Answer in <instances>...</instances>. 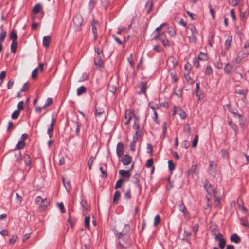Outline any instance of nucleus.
Masks as SVG:
<instances>
[{
    "label": "nucleus",
    "instance_id": "obj_1",
    "mask_svg": "<svg viewBox=\"0 0 249 249\" xmlns=\"http://www.w3.org/2000/svg\"><path fill=\"white\" fill-rule=\"evenodd\" d=\"M130 229L129 225H125L124 229L125 230L126 232L124 233L125 234ZM119 243L121 246L124 248H126L129 246L131 244V241L127 235H124L122 233H120L119 236Z\"/></svg>",
    "mask_w": 249,
    "mask_h": 249
},
{
    "label": "nucleus",
    "instance_id": "obj_2",
    "mask_svg": "<svg viewBox=\"0 0 249 249\" xmlns=\"http://www.w3.org/2000/svg\"><path fill=\"white\" fill-rule=\"evenodd\" d=\"M73 27L75 31H80L83 22V18L82 16L80 14H76L73 17Z\"/></svg>",
    "mask_w": 249,
    "mask_h": 249
},
{
    "label": "nucleus",
    "instance_id": "obj_3",
    "mask_svg": "<svg viewBox=\"0 0 249 249\" xmlns=\"http://www.w3.org/2000/svg\"><path fill=\"white\" fill-rule=\"evenodd\" d=\"M164 24L160 25L159 27L156 28L154 32L153 33V39L154 40H160V38H161L163 37V33H160V30Z\"/></svg>",
    "mask_w": 249,
    "mask_h": 249
},
{
    "label": "nucleus",
    "instance_id": "obj_4",
    "mask_svg": "<svg viewBox=\"0 0 249 249\" xmlns=\"http://www.w3.org/2000/svg\"><path fill=\"white\" fill-rule=\"evenodd\" d=\"M178 208L179 210L183 213L184 217L187 219H188L189 217V213L184 204L182 202H180L178 204Z\"/></svg>",
    "mask_w": 249,
    "mask_h": 249
},
{
    "label": "nucleus",
    "instance_id": "obj_5",
    "mask_svg": "<svg viewBox=\"0 0 249 249\" xmlns=\"http://www.w3.org/2000/svg\"><path fill=\"white\" fill-rule=\"evenodd\" d=\"M55 123V118L53 115L52 120H51V122L50 126L47 130V134H48L50 138H51L53 135Z\"/></svg>",
    "mask_w": 249,
    "mask_h": 249
},
{
    "label": "nucleus",
    "instance_id": "obj_6",
    "mask_svg": "<svg viewBox=\"0 0 249 249\" xmlns=\"http://www.w3.org/2000/svg\"><path fill=\"white\" fill-rule=\"evenodd\" d=\"M216 172V164L214 161L210 162L209 173L212 176H215Z\"/></svg>",
    "mask_w": 249,
    "mask_h": 249
},
{
    "label": "nucleus",
    "instance_id": "obj_7",
    "mask_svg": "<svg viewBox=\"0 0 249 249\" xmlns=\"http://www.w3.org/2000/svg\"><path fill=\"white\" fill-rule=\"evenodd\" d=\"M241 53L245 57H247L249 54V40L245 42L243 49Z\"/></svg>",
    "mask_w": 249,
    "mask_h": 249
},
{
    "label": "nucleus",
    "instance_id": "obj_8",
    "mask_svg": "<svg viewBox=\"0 0 249 249\" xmlns=\"http://www.w3.org/2000/svg\"><path fill=\"white\" fill-rule=\"evenodd\" d=\"M235 69L234 67L231 64L227 63L224 68V72L226 74H231Z\"/></svg>",
    "mask_w": 249,
    "mask_h": 249
},
{
    "label": "nucleus",
    "instance_id": "obj_9",
    "mask_svg": "<svg viewBox=\"0 0 249 249\" xmlns=\"http://www.w3.org/2000/svg\"><path fill=\"white\" fill-rule=\"evenodd\" d=\"M204 187L205 188L206 190L208 192V194H215V192L213 191L212 186L211 184H210L207 180H206L204 184Z\"/></svg>",
    "mask_w": 249,
    "mask_h": 249
},
{
    "label": "nucleus",
    "instance_id": "obj_10",
    "mask_svg": "<svg viewBox=\"0 0 249 249\" xmlns=\"http://www.w3.org/2000/svg\"><path fill=\"white\" fill-rule=\"evenodd\" d=\"M116 152L118 156L121 157L124 153V145L122 143H118L117 146Z\"/></svg>",
    "mask_w": 249,
    "mask_h": 249
},
{
    "label": "nucleus",
    "instance_id": "obj_11",
    "mask_svg": "<svg viewBox=\"0 0 249 249\" xmlns=\"http://www.w3.org/2000/svg\"><path fill=\"white\" fill-rule=\"evenodd\" d=\"M108 89L111 92L114 94L117 89L116 84L113 81H110L108 84Z\"/></svg>",
    "mask_w": 249,
    "mask_h": 249
},
{
    "label": "nucleus",
    "instance_id": "obj_12",
    "mask_svg": "<svg viewBox=\"0 0 249 249\" xmlns=\"http://www.w3.org/2000/svg\"><path fill=\"white\" fill-rule=\"evenodd\" d=\"M131 157L128 155H125L122 159V162L125 165L129 164L131 163Z\"/></svg>",
    "mask_w": 249,
    "mask_h": 249
},
{
    "label": "nucleus",
    "instance_id": "obj_13",
    "mask_svg": "<svg viewBox=\"0 0 249 249\" xmlns=\"http://www.w3.org/2000/svg\"><path fill=\"white\" fill-rule=\"evenodd\" d=\"M133 117V114L132 112L129 110H127L125 111V119L126 120L125 122H124V124H128L129 123V121Z\"/></svg>",
    "mask_w": 249,
    "mask_h": 249
},
{
    "label": "nucleus",
    "instance_id": "obj_14",
    "mask_svg": "<svg viewBox=\"0 0 249 249\" xmlns=\"http://www.w3.org/2000/svg\"><path fill=\"white\" fill-rule=\"evenodd\" d=\"M94 64L96 66L102 67L103 64L102 58L100 55H97L94 59Z\"/></svg>",
    "mask_w": 249,
    "mask_h": 249
},
{
    "label": "nucleus",
    "instance_id": "obj_15",
    "mask_svg": "<svg viewBox=\"0 0 249 249\" xmlns=\"http://www.w3.org/2000/svg\"><path fill=\"white\" fill-rule=\"evenodd\" d=\"M129 171V170L127 171L121 170L119 171V173L122 177L129 178L130 177Z\"/></svg>",
    "mask_w": 249,
    "mask_h": 249
},
{
    "label": "nucleus",
    "instance_id": "obj_16",
    "mask_svg": "<svg viewBox=\"0 0 249 249\" xmlns=\"http://www.w3.org/2000/svg\"><path fill=\"white\" fill-rule=\"evenodd\" d=\"M133 119L134 120V124H133V129L139 130L140 129L139 125V118L136 116H134Z\"/></svg>",
    "mask_w": 249,
    "mask_h": 249
},
{
    "label": "nucleus",
    "instance_id": "obj_17",
    "mask_svg": "<svg viewBox=\"0 0 249 249\" xmlns=\"http://www.w3.org/2000/svg\"><path fill=\"white\" fill-rule=\"evenodd\" d=\"M51 40V37L49 36H45L43 38V44L47 48L49 46V44Z\"/></svg>",
    "mask_w": 249,
    "mask_h": 249
},
{
    "label": "nucleus",
    "instance_id": "obj_18",
    "mask_svg": "<svg viewBox=\"0 0 249 249\" xmlns=\"http://www.w3.org/2000/svg\"><path fill=\"white\" fill-rule=\"evenodd\" d=\"M153 7V1L152 0H148L146 4L145 7L147 9V12L149 13L152 10Z\"/></svg>",
    "mask_w": 249,
    "mask_h": 249
},
{
    "label": "nucleus",
    "instance_id": "obj_19",
    "mask_svg": "<svg viewBox=\"0 0 249 249\" xmlns=\"http://www.w3.org/2000/svg\"><path fill=\"white\" fill-rule=\"evenodd\" d=\"M244 58H245V57L243 56V55L241 53H240L232 62L233 64H239Z\"/></svg>",
    "mask_w": 249,
    "mask_h": 249
},
{
    "label": "nucleus",
    "instance_id": "obj_20",
    "mask_svg": "<svg viewBox=\"0 0 249 249\" xmlns=\"http://www.w3.org/2000/svg\"><path fill=\"white\" fill-rule=\"evenodd\" d=\"M86 92V88L84 86H81L77 89V95L80 96Z\"/></svg>",
    "mask_w": 249,
    "mask_h": 249
},
{
    "label": "nucleus",
    "instance_id": "obj_21",
    "mask_svg": "<svg viewBox=\"0 0 249 249\" xmlns=\"http://www.w3.org/2000/svg\"><path fill=\"white\" fill-rule=\"evenodd\" d=\"M63 182L64 186L65 187L66 189L68 192H70L71 189L70 181L69 180L66 181L65 180V179L63 178Z\"/></svg>",
    "mask_w": 249,
    "mask_h": 249
},
{
    "label": "nucleus",
    "instance_id": "obj_22",
    "mask_svg": "<svg viewBox=\"0 0 249 249\" xmlns=\"http://www.w3.org/2000/svg\"><path fill=\"white\" fill-rule=\"evenodd\" d=\"M120 196H121L120 192L119 191L116 190L115 192L114 196H113V203H114L117 202V201L119 200V199L120 198Z\"/></svg>",
    "mask_w": 249,
    "mask_h": 249
},
{
    "label": "nucleus",
    "instance_id": "obj_23",
    "mask_svg": "<svg viewBox=\"0 0 249 249\" xmlns=\"http://www.w3.org/2000/svg\"><path fill=\"white\" fill-rule=\"evenodd\" d=\"M230 239L231 242H234L235 243H238L240 240L239 237L236 234L232 235L230 238Z\"/></svg>",
    "mask_w": 249,
    "mask_h": 249
},
{
    "label": "nucleus",
    "instance_id": "obj_24",
    "mask_svg": "<svg viewBox=\"0 0 249 249\" xmlns=\"http://www.w3.org/2000/svg\"><path fill=\"white\" fill-rule=\"evenodd\" d=\"M80 203L83 209V211H88L89 210V205L86 201L82 200Z\"/></svg>",
    "mask_w": 249,
    "mask_h": 249
},
{
    "label": "nucleus",
    "instance_id": "obj_25",
    "mask_svg": "<svg viewBox=\"0 0 249 249\" xmlns=\"http://www.w3.org/2000/svg\"><path fill=\"white\" fill-rule=\"evenodd\" d=\"M1 28L2 29V30H1V34L0 35V42L1 43L2 42H3L4 40V39L6 37V31L2 29L3 26H1Z\"/></svg>",
    "mask_w": 249,
    "mask_h": 249
},
{
    "label": "nucleus",
    "instance_id": "obj_26",
    "mask_svg": "<svg viewBox=\"0 0 249 249\" xmlns=\"http://www.w3.org/2000/svg\"><path fill=\"white\" fill-rule=\"evenodd\" d=\"M232 40L231 36H229L225 42V48L226 50H228L231 46V42Z\"/></svg>",
    "mask_w": 249,
    "mask_h": 249
},
{
    "label": "nucleus",
    "instance_id": "obj_27",
    "mask_svg": "<svg viewBox=\"0 0 249 249\" xmlns=\"http://www.w3.org/2000/svg\"><path fill=\"white\" fill-rule=\"evenodd\" d=\"M25 142L22 141H20L16 144L15 150H19L23 149L25 147Z\"/></svg>",
    "mask_w": 249,
    "mask_h": 249
},
{
    "label": "nucleus",
    "instance_id": "obj_28",
    "mask_svg": "<svg viewBox=\"0 0 249 249\" xmlns=\"http://www.w3.org/2000/svg\"><path fill=\"white\" fill-rule=\"evenodd\" d=\"M10 38L12 40V41L13 42H17V34L16 33V32L14 30H13L11 33H10Z\"/></svg>",
    "mask_w": 249,
    "mask_h": 249
},
{
    "label": "nucleus",
    "instance_id": "obj_29",
    "mask_svg": "<svg viewBox=\"0 0 249 249\" xmlns=\"http://www.w3.org/2000/svg\"><path fill=\"white\" fill-rule=\"evenodd\" d=\"M24 160L26 166H29L31 163V160L29 155H26L24 156Z\"/></svg>",
    "mask_w": 249,
    "mask_h": 249
},
{
    "label": "nucleus",
    "instance_id": "obj_30",
    "mask_svg": "<svg viewBox=\"0 0 249 249\" xmlns=\"http://www.w3.org/2000/svg\"><path fill=\"white\" fill-rule=\"evenodd\" d=\"M139 175L135 174L131 178V181L135 184H137L139 182Z\"/></svg>",
    "mask_w": 249,
    "mask_h": 249
},
{
    "label": "nucleus",
    "instance_id": "obj_31",
    "mask_svg": "<svg viewBox=\"0 0 249 249\" xmlns=\"http://www.w3.org/2000/svg\"><path fill=\"white\" fill-rule=\"evenodd\" d=\"M89 223H90V216H86L85 218L84 224L85 228L89 229Z\"/></svg>",
    "mask_w": 249,
    "mask_h": 249
},
{
    "label": "nucleus",
    "instance_id": "obj_32",
    "mask_svg": "<svg viewBox=\"0 0 249 249\" xmlns=\"http://www.w3.org/2000/svg\"><path fill=\"white\" fill-rule=\"evenodd\" d=\"M168 62L172 63L173 66L174 67L178 64L177 60L173 56L169 57L168 59Z\"/></svg>",
    "mask_w": 249,
    "mask_h": 249
},
{
    "label": "nucleus",
    "instance_id": "obj_33",
    "mask_svg": "<svg viewBox=\"0 0 249 249\" xmlns=\"http://www.w3.org/2000/svg\"><path fill=\"white\" fill-rule=\"evenodd\" d=\"M141 93H145L146 90V83L142 82L140 84Z\"/></svg>",
    "mask_w": 249,
    "mask_h": 249
},
{
    "label": "nucleus",
    "instance_id": "obj_34",
    "mask_svg": "<svg viewBox=\"0 0 249 249\" xmlns=\"http://www.w3.org/2000/svg\"><path fill=\"white\" fill-rule=\"evenodd\" d=\"M178 113L182 119H184L187 117L186 113L182 109H179Z\"/></svg>",
    "mask_w": 249,
    "mask_h": 249
},
{
    "label": "nucleus",
    "instance_id": "obj_35",
    "mask_svg": "<svg viewBox=\"0 0 249 249\" xmlns=\"http://www.w3.org/2000/svg\"><path fill=\"white\" fill-rule=\"evenodd\" d=\"M97 26L98 25H93L92 27V32L94 35V40H96L97 37Z\"/></svg>",
    "mask_w": 249,
    "mask_h": 249
},
{
    "label": "nucleus",
    "instance_id": "obj_36",
    "mask_svg": "<svg viewBox=\"0 0 249 249\" xmlns=\"http://www.w3.org/2000/svg\"><path fill=\"white\" fill-rule=\"evenodd\" d=\"M184 131L187 133L188 135H190L191 133V127L188 123L186 124L184 127Z\"/></svg>",
    "mask_w": 249,
    "mask_h": 249
},
{
    "label": "nucleus",
    "instance_id": "obj_37",
    "mask_svg": "<svg viewBox=\"0 0 249 249\" xmlns=\"http://www.w3.org/2000/svg\"><path fill=\"white\" fill-rule=\"evenodd\" d=\"M213 71L212 67L210 65H207L206 68L205 74L206 75H211L213 73Z\"/></svg>",
    "mask_w": 249,
    "mask_h": 249
},
{
    "label": "nucleus",
    "instance_id": "obj_38",
    "mask_svg": "<svg viewBox=\"0 0 249 249\" xmlns=\"http://www.w3.org/2000/svg\"><path fill=\"white\" fill-rule=\"evenodd\" d=\"M48 204H49V201L48 200H47L46 199H44L43 202L41 203V204H40V209H41L42 210H44V209H45L46 208V207L47 206Z\"/></svg>",
    "mask_w": 249,
    "mask_h": 249
},
{
    "label": "nucleus",
    "instance_id": "obj_39",
    "mask_svg": "<svg viewBox=\"0 0 249 249\" xmlns=\"http://www.w3.org/2000/svg\"><path fill=\"white\" fill-rule=\"evenodd\" d=\"M41 10V5L39 4H37L36 5L33 9V13L36 14L38 13Z\"/></svg>",
    "mask_w": 249,
    "mask_h": 249
},
{
    "label": "nucleus",
    "instance_id": "obj_40",
    "mask_svg": "<svg viewBox=\"0 0 249 249\" xmlns=\"http://www.w3.org/2000/svg\"><path fill=\"white\" fill-rule=\"evenodd\" d=\"M94 159L93 157H91L89 158V159L88 160V166L89 170H91L92 168V165H93V162H94Z\"/></svg>",
    "mask_w": 249,
    "mask_h": 249
},
{
    "label": "nucleus",
    "instance_id": "obj_41",
    "mask_svg": "<svg viewBox=\"0 0 249 249\" xmlns=\"http://www.w3.org/2000/svg\"><path fill=\"white\" fill-rule=\"evenodd\" d=\"M199 137L198 135H196L195 136V138L192 142V147H196L198 141Z\"/></svg>",
    "mask_w": 249,
    "mask_h": 249
},
{
    "label": "nucleus",
    "instance_id": "obj_42",
    "mask_svg": "<svg viewBox=\"0 0 249 249\" xmlns=\"http://www.w3.org/2000/svg\"><path fill=\"white\" fill-rule=\"evenodd\" d=\"M241 0H229V3L232 6H235L238 4Z\"/></svg>",
    "mask_w": 249,
    "mask_h": 249
},
{
    "label": "nucleus",
    "instance_id": "obj_43",
    "mask_svg": "<svg viewBox=\"0 0 249 249\" xmlns=\"http://www.w3.org/2000/svg\"><path fill=\"white\" fill-rule=\"evenodd\" d=\"M17 46V42L12 41L11 45V51L12 52L15 53L16 52V48Z\"/></svg>",
    "mask_w": 249,
    "mask_h": 249
},
{
    "label": "nucleus",
    "instance_id": "obj_44",
    "mask_svg": "<svg viewBox=\"0 0 249 249\" xmlns=\"http://www.w3.org/2000/svg\"><path fill=\"white\" fill-rule=\"evenodd\" d=\"M225 245V241L223 238H220L218 246L220 248L223 249Z\"/></svg>",
    "mask_w": 249,
    "mask_h": 249
},
{
    "label": "nucleus",
    "instance_id": "obj_45",
    "mask_svg": "<svg viewBox=\"0 0 249 249\" xmlns=\"http://www.w3.org/2000/svg\"><path fill=\"white\" fill-rule=\"evenodd\" d=\"M142 135V132L140 130V129L139 130H136V131L134 134V135L133 136V139H135V140H138V139H139V137Z\"/></svg>",
    "mask_w": 249,
    "mask_h": 249
},
{
    "label": "nucleus",
    "instance_id": "obj_46",
    "mask_svg": "<svg viewBox=\"0 0 249 249\" xmlns=\"http://www.w3.org/2000/svg\"><path fill=\"white\" fill-rule=\"evenodd\" d=\"M53 100L52 98L47 99L45 104L43 106V107H47L53 103Z\"/></svg>",
    "mask_w": 249,
    "mask_h": 249
},
{
    "label": "nucleus",
    "instance_id": "obj_47",
    "mask_svg": "<svg viewBox=\"0 0 249 249\" xmlns=\"http://www.w3.org/2000/svg\"><path fill=\"white\" fill-rule=\"evenodd\" d=\"M19 114H20L19 110H16L13 112L11 117L13 119H16L18 117Z\"/></svg>",
    "mask_w": 249,
    "mask_h": 249
},
{
    "label": "nucleus",
    "instance_id": "obj_48",
    "mask_svg": "<svg viewBox=\"0 0 249 249\" xmlns=\"http://www.w3.org/2000/svg\"><path fill=\"white\" fill-rule=\"evenodd\" d=\"M198 59L200 60H206L207 59V56L205 53L200 52L198 56Z\"/></svg>",
    "mask_w": 249,
    "mask_h": 249
},
{
    "label": "nucleus",
    "instance_id": "obj_49",
    "mask_svg": "<svg viewBox=\"0 0 249 249\" xmlns=\"http://www.w3.org/2000/svg\"><path fill=\"white\" fill-rule=\"evenodd\" d=\"M189 41L192 43H196L197 40V38L196 36V35H191L189 37Z\"/></svg>",
    "mask_w": 249,
    "mask_h": 249
},
{
    "label": "nucleus",
    "instance_id": "obj_50",
    "mask_svg": "<svg viewBox=\"0 0 249 249\" xmlns=\"http://www.w3.org/2000/svg\"><path fill=\"white\" fill-rule=\"evenodd\" d=\"M123 181L124 180L122 178L118 180L115 186V189H117L119 188L121 186L122 183L123 182Z\"/></svg>",
    "mask_w": 249,
    "mask_h": 249
},
{
    "label": "nucleus",
    "instance_id": "obj_51",
    "mask_svg": "<svg viewBox=\"0 0 249 249\" xmlns=\"http://www.w3.org/2000/svg\"><path fill=\"white\" fill-rule=\"evenodd\" d=\"M228 123L231 128L236 131L237 130V127L235 124H233L231 120H228Z\"/></svg>",
    "mask_w": 249,
    "mask_h": 249
},
{
    "label": "nucleus",
    "instance_id": "obj_52",
    "mask_svg": "<svg viewBox=\"0 0 249 249\" xmlns=\"http://www.w3.org/2000/svg\"><path fill=\"white\" fill-rule=\"evenodd\" d=\"M189 146H190V142L188 141H184L182 142L181 143L182 147H183L185 149L188 148Z\"/></svg>",
    "mask_w": 249,
    "mask_h": 249
},
{
    "label": "nucleus",
    "instance_id": "obj_53",
    "mask_svg": "<svg viewBox=\"0 0 249 249\" xmlns=\"http://www.w3.org/2000/svg\"><path fill=\"white\" fill-rule=\"evenodd\" d=\"M168 163L169 170H170V171H173L175 167V164L171 160H169Z\"/></svg>",
    "mask_w": 249,
    "mask_h": 249
},
{
    "label": "nucleus",
    "instance_id": "obj_54",
    "mask_svg": "<svg viewBox=\"0 0 249 249\" xmlns=\"http://www.w3.org/2000/svg\"><path fill=\"white\" fill-rule=\"evenodd\" d=\"M243 78V76L242 74L239 73V72H236L234 77V79L236 81H239L240 79H241Z\"/></svg>",
    "mask_w": 249,
    "mask_h": 249
},
{
    "label": "nucleus",
    "instance_id": "obj_55",
    "mask_svg": "<svg viewBox=\"0 0 249 249\" xmlns=\"http://www.w3.org/2000/svg\"><path fill=\"white\" fill-rule=\"evenodd\" d=\"M190 30L191 32V35H196L198 33L197 31L194 26L191 25L190 28Z\"/></svg>",
    "mask_w": 249,
    "mask_h": 249
},
{
    "label": "nucleus",
    "instance_id": "obj_56",
    "mask_svg": "<svg viewBox=\"0 0 249 249\" xmlns=\"http://www.w3.org/2000/svg\"><path fill=\"white\" fill-rule=\"evenodd\" d=\"M160 40L162 42L164 46H169V41L167 39H164L162 37L161 38H160Z\"/></svg>",
    "mask_w": 249,
    "mask_h": 249
},
{
    "label": "nucleus",
    "instance_id": "obj_57",
    "mask_svg": "<svg viewBox=\"0 0 249 249\" xmlns=\"http://www.w3.org/2000/svg\"><path fill=\"white\" fill-rule=\"evenodd\" d=\"M128 61L130 66L133 68L134 67V61L133 59V55L132 54H131L129 57L128 58Z\"/></svg>",
    "mask_w": 249,
    "mask_h": 249
},
{
    "label": "nucleus",
    "instance_id": "obj_58",
    "mask_svg": "<svg viewBox=\"0 0 249 249\" xmlns=\"http://www.w3.org/2000/svg\"><path fill=\"white\" fill-rule=\"evenodd\" d=\"M23 105H24L23 101L19 102L17 105L18 110H19V111H20L23 110Z\"/></svg>",
    "mask_w": 249,
    "mask_h": 249
},
{
    "label": "nucleus",
    "instance_id": "obj_59",
    "mask_svg": "<svg viewBox=\"0 0 249 249\" xmlns=\"http://www.w3.org/2000/svg\"><path fill=\"white\" fill-rule=\"evenodd\" d=\"M104 113V110L102 108H96L95 114L97 116H100Z\"/></svg>",
    "mask_w": 249,
    "mask_h": 249
},
{
    "label": "nucleus",
    "instance_id": "obj_60",
    "mask_svg": "<svg viewBox=\"0 0 249 249\" xmlns=\"http://www.w3.org/2000/svg\"><path fill=\"white\" fill-rule=\"evenodd\" d=\"M160 216L158 215H156L154 218V224L155 226H157L160 222Z\"/></svg>",
    "mask_w": 249,
    "mask_h": 249
},
{
    "label": "nucleus",
    "instance_id": "obj_61",
    "mask_svg": "<svg viewBox=\"0 0 249 249\" xmlns=\"http://www.w3.org/2000/svg\"><path fill=\"white\" fill-rule=\"evenodd\" d=\"M37 73H38V68H36L32 71V77L33 79L36 78L37 76Z\"/></svg>",
    "mask_w": 249,
    "mask_h": 249
},
{
    "label": "nucleus",
    "instance_id": "obj_62",
    "mask_svg": "<svg viewBox=\"0 0 249 249\" xmlns=\"http://www.w3.org/2000/svg\"><path fill=\"white\" fill-rule=\"evenodd\" d=\"M153 163V159H148L146 163V167L147 168H150L152 165Z\"/></svg>",
    "mask_w": 249,
    "mask_h": 249
},
{
    "label": "nucleus",
    "instance_id": "obj_63",
    "mask_svg": "<svg viewBox=\"0 0 249 249\" xmlns=\"http://www.w3.org/2000/svg\"><path fill=\"white\" fill-rule=\"evenodd\" d=\"M137 141H138L137 140L133 139V141H132V142L130 143L131 149L132 151H134L135 150V144H136V143L137 142Z\"/></svg>",
    "mask_w": 249,
    "mask_h": 249
},
{
    "label": "nucleus",
    "instance_id": "obj_64",
    "mask_svg": "<svg viewBox=\"0 0 249 249\" xmlns=\"http://www.w3.org/2000/svg\"><path fill=\"white\" fill-rule=\"evenodd\" d=\"M17 236L16 235H13L10 239L9 243L11 245H14L16 241Z\"/></svg>",
    "mask_w": 249,
    "mask_h": 249
}]
</instances>
